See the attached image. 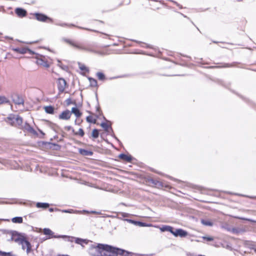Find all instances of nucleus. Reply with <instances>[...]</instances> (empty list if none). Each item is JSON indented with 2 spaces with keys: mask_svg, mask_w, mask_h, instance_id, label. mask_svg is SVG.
I'll return each instance as SVG.
<instances>
[{
  "mask_svg": "<svg viewBox=\"0 0 256 256\" xmlns=\"http://www.w3.org/2000/svg\"><path fill=\"white\" fill-rule=\"evenodd\" d=\"M14 102L16 104H17L18 105L22 104H23V102H24L23 100L22 99H18V101H17V102L14 101Z\"/></svg>",
  "mask_w": 256,
  "mask_h": 256,
  "instance_id": "obj_34",
  "label": "nucleus"
},
{
  "mask_svg": "<svg viewBox=\"0 0 256 256\" xmlns=\"http://www.w3.org/2000/svg\"><path fill=\"white\" fill-rule=\"evenodd\" d=\"M75 134L80 135L81 136H82L84 135V132L82 128H80L78 132H75Z\"/></svg>",
  "mask_w": 256,
  "mask_h": 256,
  "instance_id": "obj_32",
  "label": "nucleus"
},
{
  "mask_svg": "<svg viewBox=\"0 0 256 256\" xmlns=\"http://www.w3.org/2000/svg\"><path fill=\"white\" fill-rule=\"evenodd\" d=\"M78 152L81 154L83 156H90L92 154V152L84 149L80 148L79 149Z\"/></svg>",
  "mask_w": 256,
  "mask_h": 256,
  "instance_id": "obj_15",
  "label": "nucleus"
},
{
  "mask_svg": "<svg viewBox=\"0 0 256 256\" xmlns=\"http://www.w3.org/2000/svg\"><path fill=\"white\" fill-rule=\"evenodd\" d=\"M12 50L16 52L20 53V48H12Z\"/></svg>",
  "mask_w": 256,
  "mask_h": 256,
  "instance_id": "obj_36",
  "label": "nucleus"
},
{
  "mask_svg": "<svg viewBox=\"0 0 256 256\" xmlns=\"http://www.w3.org/2000/svg\"><path fill=\"white\" fill-rule=\"evenodd\" d=\"M106 248L110 249V246L102 244L93 245L90 249V254L92 256H103Z\"/></svg>",
  "mask_w": 256,
  "mask_h": 256,
  "instance_id": "obj_1",
  "label": "nucleus"
},
{
  "mask_svg": "<svg viewBox=\"0 0 256 256\" xmlns=\"http://www.w3.org/2000/svg\"><path fill=\"white\" fill-rule=\"evenodd\" d=\"M35 16H36V20H38V21L44 22L46 20H49L50 22L52 21V19H50V18H48L46 16L42 14H36Z\"/></svg>",
  "mask_w": 256,
  "mask_h": 256,
  "instance_id": "obj_11",
  "label": "nucleus"
},
{
  "mask_svg": "<svg viewBox=\"0 0 256 256\" xmlns=\"http://www.w3.org/2000/svg\"><path fill=\"white\" fill-rule=\"evenodd\" d=\"M99 132L98 130L94 129L92 130V136L94 138H97L98 136Z\"/></svg>",
  "mask_w": 256,
  "mask_h": 256,
  "instance_id": "obj_27",
  "label": "nucleus"
},
{
  "mask_svg": "<svg viewBox=\"0 0 256 256\" xmlns=\"http://www.w3.org/2000/svg\"><path fill=\"white\" fill-rule=\"evenodd\" d=\"M29 131H30V132H32V133L33 134H36V135H37V134H37V133H36V130H35L34 129H33L32 128H29Z\"/></svg>",
  "mask_w": 256,
  "mask_h": 256,
  "instance_id": "obj_35",
  "label": "nucleus"
},
{
  "mask_svg": "<svg viewBox=\"0 0 256 256\" xmlns=\"http://www.w3.org/2000/svg\"><path fill=\"white\" fill-rule=\"evenodd\" d=\"M120 251H122L121 250L116 249L110 246V250L106 248L103 256H118V254Z\"/></svg>",
  "mask_w": 256,
  "mask_h": 256,
  "instance_id": "obj_6",
  "label": "nucleus"
},
{
  "mask_svg": "<svg viewBox=\"0 0 256 256\" xmlns=\"http://www.w3.org/2000/svg\"><path fill=\"white\" fill-rule=\"evenodd\" d=\"M15 241L22 245L23 250H26L27 253L30 252L31 250V245L30 243L23 238H18L15 240Z\"/></svg>",
  "mask_w": 256,
  "mask_h": 256,
  "instance_id": "obj_3",
  "label": "nucleus"
},
{
  "mask_svg": "<svg viewBox=\"0 0 256 256\" xmlns=\"http://www.w3.org/2000/svg\"><path fill=\"white\" fill-rule=\"evenodd\" d=\"M71 116V112L68 110H66L62 112L59 115V118L64 120H68Z\"/></svg>",
  "mask_w": 256,
  "mask_h": 256,
  "instance_id": "obj_9",
  "label": "nucleus"
},
{
  "mask_svg": "<svg viewBox=\"0 0 256 256\" xmlns=\"http://www.w3.org/2000/svg\"><path fill=\"white\" fill-rule=\"evenodd\" d=\"M126 220L128 222L130 223H132V224H138V226H146L145 224L142 223V222H136V221H134V220Z\"/></svg>",
  "mask_w": 256,
  "mask_h": 256,
  "instance_id": "obj_19",
  "label": "nucleus"
},
{
  "mask_svg": "<svg viewBox=\"0 0 256 256\" xmlns=\"http://www.w3.org/2000/svg\"><path fill=\"white\" fill-rule=\"evenodd\" d=\"M44 234L46 235H52L53 232H52L49 228H45L43 230Z\"/></svg>",
  "mask_w": 256,
  "mask_h": 256,
  "instance_id": "obj_26",
  "label": "nucleus"
},
{
  "mask_svg": "<svg viewBox=\"0 0 256 256\" xmlns=\"http://www.w3.org/2000/svg\"><path fill=\"white\" fill-rule=\"evenodd\" d=\"M78 68L80 70L84 71V72H88V68H86L85 65H84V64H81V63H78Z\"/></svg>",
  "mask_w": 256,
  "mask_h": 256,
  "instance_id": "obj_21",
  "label": "nucleus"
},
{
  "mask_svg": "<svg viewBox=\"0 0 256 256\" xmlns=\"http://www.w3.org/2000/svg\"><path fill=\"white\" fill-rule=\"evenodd\" d=\"M71 114H74L76 118H80L82 116V113L80 112L79 110L76 108L74 107L72 108L70 112Z\"/></svg>",
  "mask_w": 256,
  "mask_h": 256,
  "instance_id": "obj_14",
  "label": "nucleus"
},
{
  "mask_svg": "<svg viewBox=\"0 0 256 256\" xmlns=\"http://www.w3.org/2000/svg\"><path fill=\"white\" fill-rule=\"evenodd\" d=\"M96 76L100 80H103L104 78V75L100 72H98Z\"/></svg>",
  "mask_w": 256,
  "mask_h": 256,
  "instance_id": "obj_31",
  "label": "nucleus"
},
{
  "mask_svg": "<svg viewBox=\"0 0 256 256\" xmlns=\"http://www.w3.org/2000/svg\"><path fill=\"white\" fill-rule=\"evenodd\" d=\"M45 112L50 114H52L54 112V108L52 106H46L44 107Z\"/></svg>",
  "mask_w": 256,
  "mask_h": 256,
  "instance_id": "obj_18",
  "label": "nucleus"
},
{
  "mask_svg": "<svg viewBox=\"0 0 256 256\" xmlns=\"http://www.w3.org/2000/svg\"><path fill=\"white\" fill-rule=\"evenodd\" d=\"M119 158L128 162H130L132 160V157L131 156L125 154H120Z\"/></svg>",
  "mask_w": 256,
  "mask_h": 256,
  "instance_id": "obj_13",
  "label": "nucleus"
},
{
  "mask_svg": "<svg viewBox=\"0 0 256 256\" xmlns=\"http://www.w3.org/2000/svg\"><path fill=\"white\" fill-rule=\"evenodd\" d=\"M64 40L70 46H72L73 48L81 50H86L87 48L86 46L80 42L70 39H64Z\"/></svg>",
  "mask_w": 256,
  "mask_h": 256,
  "instance_id": "obj_2",
  "label": "nucleus"
},
{
  "mask_svg": "<svg viewBox=\"0 0 256 256\" xmlns=\"http://www.w3.org/2000/svg\"><path fill=\"white\" fill-rule=\"evenodd\" d=\"M83 212H84L89 213V212H88L86 211V210H83Z\"/></svg>",
  "mask_w": 256,
  "mask_h": 256,
  "instance_id": "obj_42",
  "label": "nucleus"
},
{
  "mask_svg": "<svg viewBox=\"0 0 256 256\" xmlns=\"http://www.w3.org/2000/svg\"><path fill=\"white\" fill-rule=\"evenodd\" d=\"M37 208H47L49 206V204L48 203H42V202H38L36 204Z\"/></svg>",
  "mask_w": 256,
  "mask_h": 256,
  "instance_id": "obj_20",
  "label": "nucleus"
},
{
  "mask_svg": "<svg viewBox=\"0 0 256 256\" xmlns=\"http://www.w3.org/2000/svg\"><path fill=\"white\" fill-rule=\"evenodd\" d=\"M90 213H92V214H100V212H96V211H92L91 212H90Z\"/></svg>",
  "mask_w": 256,
  "mask_h": 256,
  "instance_id": "obj_38",
  "label": "nucleus"
},
{
  "mask_svg": "<svg viewBox=\"0 0 256 256\" xmlns=\"http://www.w3.org/2000/svg\"><path fill=\"white\" fill-rule=\"evenodd\" d=\"M58 256H69L68 255H59Z\"/></svg>",
  "mask_w": 256,
  "mask_h": 256,
  "instance_id": "obj_43",
  "label": "nucleus"
},
{
  "mask_svg": "<svg viewBox=\"0 0 256 256\" xmlns=\"http://www.w3.org/2000/svg\"><path fill=\"white\" fill-rule=\"evenodd\" d=\"M0 252L2 254V256H8L10 255V253H6V252Z\"/></svg>",
  "mask_w": 256,
  "mask_h": 256,
  "instance_id": "obj_37",
  "label": "nucleus"
},
{
  "mask_svg": "<svg viewBox=\"0 0 256 256\" xmlns=\"http://www.w3.org/2000/svg\"><path fill=\"white\" fill-rule=\"evenodd\" d=\"M16 13L19 17H24L26 15V12L21 8H17L16 9Z\"/></svg>",
  "mask_w": 256,
  "mask_h": 256,
  "instance_id": "obj_12",
  "label": "nucleus"
},
{
  "mask_svg": "<svg viewBox=\"0 0 256 256\" xmlns=\"http://www.w3.org/2000/svg\"><path fill=\"white\" fill-rule=\"evenodd\" d=\"M58 66L61 67V66H60V62L59 60H58Z\"/></svg>",
  "mask_w": 256,
  "mask_h": 256,
  "instance_id": "obj_39",
  "label": "nucleus"
},
{
  "mask_svg": "<svg viewBox=\"0 0 256 256\" xmlns=\"http://www.w3.org/2000/svg\"><path fill=\"white\" fill-rule=\"evenodd\" d=\"M8 102V98L3 96H0V104H2L4 103H7Z\"/></svg>",
  "mask_w": 256,
  "mask_h": 256,
  "instance_id": "obj_25",
  "label": "nucleus"
},
{
  "mask_svg": "<svg viewBox=\"0 0 256 256\" xmlns=\"http://www.w3.org/2000/svg\"><path fill=\"white\" fill-rule=\"evenodd\" d=\"M160 229L162 232H170L172 234L173 231V228L169 226H164L160 228Z\"/></svg>",
  "mask_w": 256,
  "mask_h": 256,
  "instance_id": "obj_16",
  "label": "nucleus"
},
{
  "mask_svg": "<svg viewBox=\"0 0 256 256\" xmlns=\"http://www.w3.org/2000/svg\"><path fill=\"white\" fill-rule=\"evenodd\" d=\"M100 126L106 130L108 131V129L110 128V125L105 122L102 123Z\"/></svg>",
  "mask_w": 256,
  "mask_h": 256,
  "instance_id": "obj_30",
  "label": "nucleus"
},
{
  "mask_svg": "<svg viewBox=\"0 0 256 256\" xmlns=\"http://www.w3.org/2000/svg\"><path fill=\"white\" fill-rule=\"evenodd\" d=\"M172 234L175 236L185 237L188 235V232L180 228L176 229L175 231H172Z\"/></svg>",
  "mask_w": 256,
  "mask_h": 256,
  "instance_id": "obj_8",
  "label": "nucleus"
},
{
  "mask_svg": "<svg viewBox=\"0 0 256 256\" xmlns=\"http://www.w3.org/2000/svg\"><path fill=\"white\" fill-rule=\"evenodd\" d=\"M201 222L204 226H212L213 225L212 222L208 220H202Z\"/></svg>",
  "mask_w": 256,
  "mask_h": 256,
  "instance_id": "obj_23",
  "label": "nucleus"
},
{
  "mask_svg": "<svg viewBox=\"0 0 256 256\" xmlns=\"http://www.w3.org/2000/svg\"><path fill=\"white\" fill-rule=\"evenodd\" d=\"M59 237L64 238L66 239V240L70 241L71 242H73V240L74 239L76 243L78 244H80L82 246L83 243L87 244L88 242L86 240L82 239V238H75L72 236H60Z\"/></svg>",
  "mask_w": 256,
  "mask_h": 256,
  "instance_id": "obj_5",
  "label": "nucleus"
},
{
  "mask_svg": "<svg viewBox=\"0 0 256 256\" xmlns=\"http://www.w3.org/2000/svg\"><path fill=\"white\" fill-rule=\"evenodd\" d=\"M62 212H63L66 213H81V212L74 210H62Z\"/></svg>",
  "mask_w": 256,
  "mask_h": 256,
  "instance_id": "obj_29",
  "label": "nucleus"
},
{
  "mask_svg": "<svg viewBox=\"0 0 256 256\" xmlns=\"http://www.w3.org/2000/svg\"><path fill=\"white\" fill-rule=\"evenodd\" d=\"M36 63L40 66L44 68H48L50 66V64L46 60V58L44 56H40V58H37Z\"/></svg>",
  "mask_w": 256,
  "mask_h": 256,
  "instance_id": "obj_7",
  "label": "nucleus"
},
{
  "mask_svg": "<svg viewBox=\"0 0 256 256\" xmlns=\"http://www.w3.org/2000/svg\"><path fill=\"white\" fill-rule=\"evenodd\" d=\"M12 222L14 223L20 224L22 222V217H15L12 219Z\"/></svg>",
  "mask_w": 256,
  "mask_h": 256,
  "instance_id": "obj_22",
  "label": "nucleus"
},
{
  "mask_svg": "<svg viewBox=\"0 0 256 256\" xmlns=\"http://www.w3.org/2000/svg\"><path fill=\"white\" fill-rule=\"evenodd\" d=\"M86 120L89 122L96 124V120L92 116H88L86 118Z\"/></svg>",
  "mask_w": 256,
  "mask_h": 256,
  "instance_id": "obj_24",
  "label": "nucleus"
},
{
  "mask_svg": "<svg viewBox=\"0 0 256 256\" xmlns=\"http://www.w3.org/2000/svg\"><path fill=\"white\" fill-rule=\"evenodd\" d=\"M66 86V82L62 78H60L58 80V88L60 92H63Z\"/></svg>",
  "mask_w": 256,
  "mask_h": 256,
  "instance_id": "obj_10",
  "label": "nucleus"
},
{
  "mask_svg": "<svg viewBox=\"0 0 256 256\" xmlns=\"http://www.w3.org/2000/svg\"><path fill=\"white\" fill-rule=\"evenodd\" d=\"M198 256H202V255H199Z\"/></svg>",
  "mask_w": 256,
  "mask_h": 256,
  "instance_id": "obj_44",
  "label": "nucleus"
},
{
  "mask_svg": "<svg viewBox=\"0 0 256 256\" xmlns=\"http://www.w3.org/2000/svg\"><path fill=\"white\" fill-rule=\"evenodd\" d=\"M202 238L207 241H212L214 240L213 237L212 236H202Z\"/></svg>",
  "mask_w": 256,
  "mask_h": 256,
  "instance_id": "obj_33",
  "label": "nucleus"
},
{
  "mask_svg": "<svg viewBox=\"0 0 256 256\" xmlns=\"http://www.w3.org/2000/svg\"><path fill=\"white\" fill-rule=\"evenodd\" d=\"M89 81L91 86H96L97 82L95 79L92 78H89Z\"/></svg>",
  "mask_w": 256,
  "mask_h": 256,
  "instance_id": "obj_28",
  "label": "nucleus"
},
{
  "mask_svg": "<svg viewBox=\"0 0 256 256\" xmlns=\"http://www.w3.org/2000/svg\"><path fill=\"white\" fill-rule=\"evenodd\" d=\"M50 212H52L54 211V209L52 208H50L49 209Z\"/></svg>",
  "mask_w": 256,
  "mask_h": 256,
  "instance_id": "obj_41",
  "label": "nucleus"
},
{
  "mask_svg": "<svg viewBox=\"0 0 256 256\" xmlns=\"http://www.w3.org/2000/svg\"><path fill=\"white\" fill-rule=\"evenodd\" d=\"M28 52L30 54H33L34 52L26 47L20 48V54H24Z\"/></svg>",
  "mask_w": 256,
  "mask_h": 256,
  "instance_id": "obj_17",
  "label": "nucleus"
},
{
  "mask_svg": "<svg viewBox=\"0 0 256 256\" xmlns=\"http://www.w3.org/2000/svg\"><path fill=\"white\" fill-rule=\"evenodd\" d=\"M8 120L7 122L14 126H20L22 122V118L18 116H10L8 118Z\"/></svg>",
  "mask_w": 256,
  "mask_h": 256,
  "instance_id": "obj_4",
  "label": "nucleus"
},
{
  "mask_svg": "<svg viewBox=\"0 0 256 256\" xmlns=\"http://www.w3.org/2000/svg\"><path fill=\"white\" fill-rule=\"evenodd\" d=\"M39 130V132L42 134V136H44V133L42 130Z\"/></svg>",
  "mask_w": 256,
  "mask_h": 256,
  "instance_id": "obj_40",
  "label": "nucleus"
}]
</instances>
